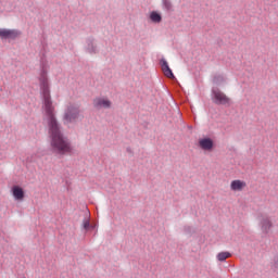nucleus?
<instances>
[{
	"instance_id": "14",
	"label": "nucleus",
	"mask_w": 278,
	"mask_h": 278,
	"mask_svg": "<svg viewBox=\"0 0 278 278\" xmlns=\"http://www.w3.org/2000/svg\"><path fill=\"white\" fill-rule=\"evenodd\" d=\"M229 257H231L230 252H219L217 254L218 262H227V260H229Z\"/></svg>"
},
{
	"instance_id": "17",
	"label": "nucleus",
	"mask_w": 278,
	"mask_h": 278,
	"mask_svg": "<svg viewBox=\"0 0 278 278\" xmlns=\"http://www.w3.org/2000/svg\"><path fill=\"white\" fill-rule=\"evenodd\" d=\"M184 231L185 233H187V236H192L193 233L197 232L194 228H192V226H185Z\"/></svg>"
},
{
	"instance_id": "1",
	"label": "nucleus",
	"mask_w": 278,
	"mask_h": 278,
	"mask_svg": "<svg viewBox=\"0 0 278 278\" xmlns=\"http://www.w3.org/2000/svg\"><path fill=\"white\" fill-rule=\"evenodd\" d=\"M39 88L43 99L46 116L48 118L51 151L56 155H71V153H73V144L67 137H64L62 126L60 125V122H58V118H55V108H53V101L51 100L49 77L47 76V70L45 68L40 72Z\"/></svg>"
},
{
	"instance_id": "11",
	"label": "nucleus",
	"mask_w": 278,
	"mask_h": 278,
	"mask_svg": "<svg viewBox=\"0 0 278 278\" xmlns=\"http://www.w3.org/2000/svg\"><path fill=\"white\" fill-rule=\"evenodd\" d=\"M230 188L235 192H240L244 190V188H247V182L242 180H232L230 184Z\"/></svg>"
},
{
	"instance_id": "5",
	"label": "nucleus",
	"mask_w": 278,
	"mask_h": 278,
	"mask_svg": "<svg viewBox=\"0 0 278 278\" xmlns=\"http://www.w3.org/2000/svg\"><path fill=\"white\" fill-rule=\"evenodd\" d=\"M22 34L18 29L0 28V40H16Z\"/></svg>"
},
{
	"instance_id": "6",
	"label": "nucleus",
	"mask_w": 278,
	"mask_h": 278,
	"mask_svg": "<svg viewBox=\"0 0 278 278\" xmlns=\"http://www.w3.org/2000/svg\"><path fill=\"white\" fill-rule=\"evenodd\" d=\"M198 147L202 151H207L208 153H212V151L216 149V143L214 142V139H212L211 137H204L198 140Z\"/></svg>"
},
{
	"instance_id": "13",
	"label": "nucleus",
	"mask_w": 278,
	"mask_h": 278,
	"mask_svg": "<svg viewBox=\"0 0 278 278\" xmlns=\"http://www.w3.org/2000/svg\"><path fill=\"white\" fill-rule=\"evenodd\" d=\"M96 225L94 224H92V223H90V219L89 218H85L84 220H83V229L85 230V231H90V229L92 230V229H96Z\"/></svg>"
},
{
	"instance_id": "2",
	"label": "nucleus",
	"mask_w": 278,
	"mask_h": 278,
	"mask_svg": "<svg viewBox=\"0 0 278 278\" xmlns=\"http://www.w3.org/2000/svg\"><path fill=\"white\" fill-rule=\"evenodd\" d=\"M212 101L215 105H225V108L231 106V98L227 97L218 87L212 88Z\"/></svg>"
},
{
	"instance_id": "4",
	"label": "nucleus",
	"mask_w": 278,
	"mask_h": 278,
	"mask_svg": "<svg viewBox=\"0 0 278 278\" xmlns=\"http://www.w3.org/2000/svg\"><path fill=\"white\" fill-rule=\"evenodd\" d=\"M257 218L260 220V227H261L262 233H265V236H268V233H270V229L275 227V225L273 224V220L270 219V216H268L267 214L261 213L258 214Z\"/></svg>"
},
{
	"instance_id": "3",
	"label": "nucleus",
	"mask_w": 278,
	"mask_h": 278,
	"mask_svg": "<svg viewBox=\"0 0 278 278\" xmlns=\"http://www.w3.org/2000/svg\"><path fill=\"white\" fill-rule=\"evenodd\" d=\"M80 113H81V111L79 110V106H77L75 104H70L66 108L64 116H63L64 125H70V123H76L77 119L79 118Z\"/></svg>"
},
{
	"instance_id": "19",
	"label": "nucleus",
	"mask_w": 278,
	"mask_h": 278,
	"mask_svg": "<svg viewBox=\"0 0 278 278\" xmlns=\"http://www.w3.org/2000/svg\"><path fill=\"white\" fill-rule=\"evenodd\" d=\"M126 151L127 153L134 154V151L131 150V148H127Z\"/></svg>"
},
{
	"instance_id": "7",
	"label": "nucleus",
	"mask_w": 278,
	"mask_h": 278,
	"mask_svg": "<svg viewBox=\"0 0 278 278\" xmlns=\"http://www.w3.org/2000/svg\"><path fill=\"white\" fill-rule=\"evenodd\" d=\"M160 66L167 79H176L175 74H173V70H170V66H168V62L166 61V59L160 60Z\"/></svg>"
},
{
	"instance_id": "15",
	"label": "nucleus",
	"mask_w": 278,
	"mask_h": 278,
	"mask_svg": "<svg viewBox=\"0 0 278 278\" xmlns=\"http://www.w3.org/2000/svg\"><path fill=\"white\" fill-rule=\"evenodd\" d=\"M213 84H215V86H220V85L225 84V77H223L222 75L214 76Z\"/></svg>"
},
{
	"instance_id": "16",
	"label": "nucleus",
	"mask_w": 278,
	"mask_h": 278,
	"mask_svg": "<svg viewBox=\"0 0 278 278\" xmlns=\"http://www.w3.org/2000/svg\"><path fill=\"white\" fill-rule=\"evenodd\" d=\"M163 7L166 10V12H174L173 3L170 1H164Z\"/></svg>"
},
{
	"instance_id": "8",
	"label": "nucleus",
	"mask_w": 278,
	"mask_h": 278,
	"mask_svg": "<svg viewBox=\"0 0 278 278\" xmlns=\"http://www.w3.org/2000/svg\"><path fill=\"white\" fill-rule=\"evenodd\" d=\"M85 51H87V53H90L91 55L97 54V41L94 37H88L86 39Z\"/></svg>"
},
{
	"instance_id": "18",
	"label": "nucleus",
	"mask_w": 278,
	"mask_h": 278,
	"mask_svg": "<svg viewBox=\"0 0 278 278\" xmlns=\"http://www.w3.org/2000/svg\"><path fill=\"white\" fill-rule=\"evenodd\" d=\"M273 270H278V256L274 257V263L271 265Z\"/></svg>"
},
{
	"instance_id": "10",
	"label": "nucleus",
	"mask_w": 278,
	"mask_h": 278,
	"mask_svg": "<svg viewBox=\"0 0 278 278\" xmlns=\"http://www.w3.org/2000/svg\"><path fill=\"white\" fill-rule=\"evenodd\" d=\"M93 106L110 110V108H112V101H110L109 99L98 98L93 100Z\"/></svg>"
},
{
	"instance_id": "9",
	"label": "nucleus",
	"mask_w": 278,
	"mask_h": 278,
	"mask_svg": "<svg viewBox=\"0 0 278 278\" xmlns=\"http://www.w3.org/2000/svg\"><path fill=\"white\" fill-rule=\"evenodd\" d=\"M11 192L15 199V201H23L25 199V189L18 185H14L11 188Z\"/></svg>"
},
{
	"instance_id": "12",
	"label": "nucleus",
	"mask_w": 278,
	"mask_h": 278,
	"mask_svg": "<svg viewBox=\"0 0 278 278\" xmlns=\"http://www.w3.org/2000/svg\"><path fill=\"white\" fill-rule=\"evenodd\" d=\"M149 20L151 21V23L160 24L162 23V13L157 11H152L149 14Z\"/></svg>"
}]
</instances>
